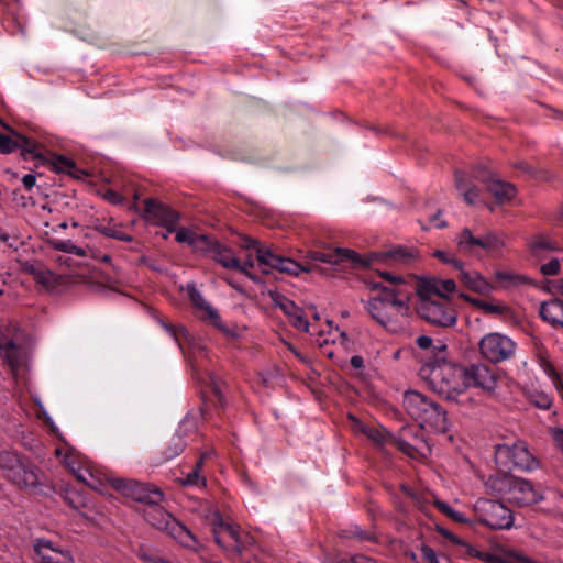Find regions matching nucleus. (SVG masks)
<instances>
[{
	"label": "nucleus",
	"instance_id": "nucleus-1",
	"mask_svg": "<svg viewBox=\"0 0 563 563\" xmlns=\"http://www.w3.org/2000/svg\"><path fill=\"white\" fill-rule=\"evenodd\" d=\"M410 298L409 285L386 286L382 287L380 291L366 302L365 309L386 330L398 333L404 331L408 324Z\"/></svg>",
	"mask_w": 563,
	"mask_h": 563
},
{
	"label": "nucleus",
	"instance_id": "nucleus-2",
	"mask_svg": "<svg viewBox=\"0 0 563 563\" xmlns=\"http://www.w3.org/2000/svg\"><path fill=\"white\" fill-rule=\"evenodd\" d=\"M419 376L440 396L456 400L466 389L464 367L446 361L427 362L419 369Z\"/></svg>",
	"mask_w": 563,
	"mask_h": 563
},
{
	"label": "nucleus",
	"instance_id": "nucleus-3",
	"mask_svg": "<svg viewBox=\"0 0 563 563\" xmlns=\"http://www.w3.org/2000/svg\"><path fill=\"white\" fill-rule=\"evenodd\" d=\"M488 492L518 507L531 506L542 499V494L529 481L507 473H496L485 483Z\"/></svg>",
	"mask_w": 563,
	"mask_h": 563
},
{
	"label": "nucleus",
	"instance_id": "nucleus-4",
	"mask_svg": "<svg viewBox=\"0 0 563 563\" xmlns=\"http://www.w3.org/2000/svg\"><path fill=\"white\" fill-rule=\"evenodd\" d=\"M406 412L422 428L435 433L448 430L446 411L437 402L418 391H407L404 396Z\"/></svg>",
	"mask_w": 563,
	"mask_h": 563
},
{
	"label": "nucleus",
	"instance_id": "nucleus-5",
	"mask_svg": "<svg viewBox=\"0 0 563 563\" xmlns=\"http://www.w3.org/2000/svg\"><path fill=\"white\" fill-rule=\"evenodd\" d=\"M0 470L4 478L19 489L26 490L40 485L38 468L16 452H0Z\"/></svg>",
	"mask_w": 563,
	"mask_h": 563
},
{
	"label": "nucleus",
	"instance_id": "nucleus-6",
	"mask_svg": "<svg viewBox=\"0 0 563 563\" xmlns=\"http://www.w3.org/2000/svg\"><path fill=\"white\" fill-rule=\"evenodd\" d=\"M418 292L417 312L428 323L449 328L456 323L457 314L449 296L429 294L420 289Z\"/></svg>",
	"mask_w": 563,
	"mask_h": 563
},
{
	"label": "nucleus",
	"instance_id": "nucleus-7",
	"mask_svg": "<svg viewBox=\"0 0 563 563\" xmlns=\"http://www.w3.org/2000/svg\"><path fill=\"white\" fill-rule=\"evenodd\" d=\"M144 518L150 525L165 531L183 547L198 551L199 542L195 536L159 504L146 507L144 509Z\"/></svg>",
	"mask_w": 563,
	"mask_h": 563
},
{
	"label": "nucleus",
	"instance_id": "nucleus-8",
	"mask_svg": "<svg viewBox=\"0 0 563 563\" xmlns=\"http://www.w3.org/2000/svg\"><path fill=\"white\" fill-rule=\"evenodd\" d=\"M245 250H252L256 253L257 264L262 273L269 274L277 271L290 276H298L302 272H309L312 268H307L301 264L276 254L272 247L262 245L258 241L245 238L242 243Z\"/></svg>",
	"mask_w": 563,
	"mask_h": 563
},
{
	"label": "nucleus",
	"instance_id": "nucleus-9",
	"mask_svg": "<svg viewBox=\"0 0 563 563\" xmlns=\"http://www.w3.org/2000/svg\"><path fill=\"white\" fill-rule=\"evenodd\" d=\"M495 460L501 468L509 471H532L539 465L538 460L523 441H516L511 444H498L495 450Z\"/></svg>",
	"mask_w": 563,
	"mask_h": 563
},
{
	"label": "nucleus",
	"instance_id": "nucleus-10",
	"mask_svg": "<svg viewBox=\"0 0 563 563\" xmlns=\"http://www.w3.org/2000/svg\"><path fill=\"white\" fill-rule=\"evenodd\" d=\"M481 356L490 363H500L511 358L516 353V343L506 334L490 332L478 342Z\"/></svg>",
	"mask_w": 563,
	"mask_h": 563
},
{
	"label": "nucleus",
	"instance_id": "nucleus-11",
	"mask_svg": "<svg viewBox=\"0 0 563 563\" xmlns=\"http://www.w3.org/2000/svg\"><path fill=\"white\" fill-rule=\"evenodd\" d=\"M474 510L477 519L490 529H509L512 526L511 511L499 501L478 499Z\"/></svg>",
	"mask_w": 563,
	"mask_h": 563
},
{
	"label": "nucleus",
	"instance_id": "nucleus-12",
	"mask_svg": "<svg viewBox=\"0 0 563 563\" xmlns=\"http://www.w3.org/2000/svg\"><path fill=\"white\" fill-rule=\"evenodd\" d=\"M212 532L216 542L224 550L242 552L252 542L249 534L241 533L238 526L224 521L219 515L213 519Z\"/></svg>",
	"mask_w": 563,
	"mask_h": 563
},
{
	"label": "nucleus",
	"instance_id": "nucleus-13",
	"mask_svg": "<svg viewBox=\"0 0 563 563\" xmlns=\"http://www.w3.org/2000/svg\"><path fill=\"white\" fill-rule=\"evenodd\" d=\"M111 483L112 486L124 496L142 503L146 507L154 504H161L164 499V493L159 488L150 484L125 478H114Z\"/></svg>",
	"mask_w": 563,
	"mask_h": 563
},
{
	"label": "nucleus",
	"instance_id": "nucleus-14",
	"mask_svg": "<svg viewBox=\"0 0 563 563\" xmlns=\"http://www.w3.org/2000/svg\"><path fill=\"white\" fill-rule=\"evenodd\" d=\"M65 464L78 481L82 482L92 489H101L103 482L108 479L107 476L100 472L91 462L87 460H80L74 454H67L65 456Z\"/></svg>",
	"mask_w": 563,
	"mask_h": 563
},
{
	"label": "nucleus",
	"instance_id": "nucleus-15",
	"mask_svg": "<svg viewBox=\"0 0 563 563\" xmlns=\"http://www.w3.org/2000/svg\"><path fill=\"white\" fill-rule=\"evenodd\" d=\"M144 219L152 221L157 225L166 228L169 232L175 231V228L179 221V213L168 206L147 198L144 200Z\"/></svg>",
	"mask_w": 563,
	"mask_h": 563
},
{
	"label": "nucleus",
	"instance_id": "nucleus-16",
	"mask_svg": "<svg viewBox=\"0 0 563 563\" xmlns=\"http://www.w3.org/2000/svg\"><path fill=\"white\" fill-rule=\"evenodd\" d=\"M188 296L195 306V308L200 312V319L203 322H207L227 335H230V330L222 322V319L217 311L202 296V294L198 290L195 284L187 285Z\"/></svg>",
	"mask_w": 563,
	"mask_h": 563
},
{
	"label": "nucleus",
	"instance_id": "nucleus-17",
	"mask_svg": "<svg viewBox=\"0 0 563 563\" xmlns=\"http://www.w3.org/2000/svg\"><path fill=\"white\" fill-rule=\"evenodd\" d=\"M35 560L34 563H74L71 553L59 547L54 545L51 540L40 538L34 543Z\"/></svg>",
	"mask_w": 563,
	"mask_h": 563
},
{
	"label": "nucleus",
	"instance_id": "nucleus-18",
	"mask_svg": "<svg viewBox=\"0 0 563 563\" xmlns=\"http://www.w3.org/2000/svg\"><path fill=\"white\" fill-rule=\"evenodd\" d=\"M472 176L482 183H486L487 190L500 205L509 202L516 196L517 190L512 184L492 178L482 167L474 168Z\"/></svg>",
	"mask_w": 563,
	"mask_h": 563
},
{
	"label": "nucleus",
	"instance_id": "nucleus-19",
	"mask_svg": "<svg viewBox=\"0 0 563 563\" xmlns=\"http://www.w3.org/2000/svg\"><path fill=\"white\" fill-rule=\"evenodd\" d=\"M465 383L467 387H477L486 391H493L497 386V376L493 368L484 364H474L464 367Z\"/></svg>",
	"mask_w": 563,
	"mask_h": 563
},
{
	"label": "nucleus",
	"instance_id": "nucleus-20",
	"mask_svg": "<svg viewBox=\"0 0 563 563\" xmlns=\"http://www.w3.org/2000/svg\"><path fill=\"white\" fill-rule=\"evenodd\" d=\"M308 257L312 261L338 265L341 263H351L353 265H367L357 253L350 249L336 247L330 251H311Z\"/></svg>",
	"mask_w": 563,
	"mask_h": 563
},
{
	"label": "nucleus",
	"instance_id": "nucleus-21",
	"mask_svg": "<svg viewBox=\"0 0 563 563\" xmlns=\"http://www.w3.org/2000/svg\"><path fill=\"white\" fill-rule=\"evenodd\" d=\"M454 267L459 271V280L468 290L479 295H486L495 290V286L479 272L465 269L464 264L461 261H454Z\"/></svg>",
	"mask_w": 563,
	"mask_h": 563
},
{
	"label": "nucleus",
	"instance_id": "nucleus-22",
	"mask_svg": "<svg viewBox=\"0 0 563 563\" xmlns=\"http://www.w3.org/2000/svg\"><path fill=\"white\" fill-rule=\"evenodd\" d=\"M351 420V429L355 434H363L374 444L385 448L391 441V434L386 431L382 426L376 423H364L354 416H349Z\"/></svg>",
	"mask_w": 563,
	"mask_h": 563
},
{
	"label": "nucleus",
	"instance_id": "nucleus-23",
	"mask_svg": "<svg viewBox=\"0 0 563 563\" xmlns=\"http://www.w3.org/2000/svg\"><path fill=\"white\" fill-rule=\"evenodd\" d=\"M273 299L275 306L283 310V312L289 318L290 323L296 329L305 332L309 331L310 324L307 318L305 317L302 310L296 306L294 301L283 296H277Z\"/></svg>",
	"mask_w": 563,
	"mask_h": 563
},
{
	"label": "nucleus",
	"instance_id": "nucleus-24",
	"mask_svg": "<svg viewBox=\"0 0 563 563\" xmlns=\"http://www.w3.org/2000/svg\"><path fill=\"white\" fill-rule=\"evenodd\" d=\"M0 357L15 376L23 364L22 349L12 340L0 339Z\"/></svg>",
	"mask_w": 563,
	"mask_h": 563
},
{
	"label": "nucleus",
	"instance_id": "nucleus-25",
	"mask_svg": "<svg viewBox=\"0 0 563 563\" xmlns=\"http://www.w3.org/2000/svg\"><path fill=\"white\" fill-rule=\"evenodd\" d=\"M541 318L555 329H563V301L552 299L542 302L539 308Z\"/></svg>",
	"mask_w": 563,
	"mask_h": 563
},
{
	"label": "nucleus",
	"instance_id": "nucleus-26",
	"mask_svg": "<svg viewBox=\"0 0 563 563\" xmlns=\"http://www.w3.org/2000/svg\"><path fill=\"white\" fill-rule=\"evenodd\" d=\"M473 307H475L486 316H492L496 318L505 317L510 313V307L505 301L495 298L489 300H474Z\"/></svg>",
	"mask_w": 563,
	"mask_h": 563
},
{
	"label": "nucleus",
	"instance_id": "nucleus-27",
	"mask_svg": "<svg viewBox=\"0 0 563 563\" xmlns=\"http://www.w3.org/2000/svg\"><path fill=\"white\" fill-rule=\"evenodd\" d=\"M416 344L420 350L434 357L431 362H438L439 358L446 356L448 346L440 340L434 342L433 339L428 335H420L416 339Z\"/></svg>",
	"mask_w": 563,
	"mask_h": 563
},
{
	"label": "nucleus",
	"instance_id": "nucleus-28",
	"mask_svg": "<svg viewBox=\"0 0 563 563\" xmlns=\"http://www.w3.org/2000/svg\"><path fill=\"white\" fill-rule=\"evenodd\" d=\"M418 289L427 291L429 294H437L441 296H448L456 289V284L453 279H430L421 283Z\"/></svg>",
	"mask_w": 563,
	"mask_h": 563
},
{
	"label": "nucleus",
	"instance_id": "nucleus-29",
	"mask_svg": "<svg viewBox=\"0 0 563 563\" xmlns=\"http://www.w3.org/2000/svg\"><path fill=\"white\" fill-rule=\"evenodd\" d=\"M455 186L468 205H473L477 201L479 190L472 184L464 173H455Z\"/></svg>",
	"mask_w": 563,
	"mask_h": 563
},
{
	"label": "nucleus",
	"instance_id": "nucleus-30",
	"mask_svg": "<svg viewBox=\"0 0 563 563\" xmlns=\"http://www.w3.org/2000/svg\"><path fill=\"white\" fill-rule=\"evenodd\" d=\"M210 257L224 268L234 269V267H239V258L233 250L220 243H218Z\"/></svg>",
	"mask_w": 563,
	"mask_h": 563
},
{
	"label": "nucleus",
	"instance_id": "nucleus-31",
	"mask_svg": "<svg viewBox=\"0 0 563 563\" xmlns=\"http://www.w3.org/2000/svg\"><path fill=\"white\" fill-rule=\"evenodd\" d=\"M482 236H474L467 228H464L456 236L457 247L465 254H474L476 249H482Z\"/></svg>",
	"mask_w": 563,
	"mask_h": 563
},
{
	"label": "nucleus",
	"instance_id": "nucleus-32",
	"mask_svg": "<svg viewBox=\"0 0 563 563\" xmlns=\"http://www.w3.org/2000/svg\"><path fill=\"white\" fill-rule=\"evenodd\" d=\"M202 464L203 456L197 461L195 467L190 472L185 474L183 477H178L177 482L181 486L203 488L206 486V477L201 474Z\"/></svg>",
	"mask_w": 563,
	"mask_h": 563
},
{
	"label": "nucleus",
	"instance_id": "nucleus-33",
	"mask_svg": "<svg viewBox=\"0 0 563 563\" xmlns=\"http://www.w3.org/2000/svg\"><path fill=\"white\" fill-rule=\"evenodd\" d=\"M494 276L501 288H511L529 283V278L525 275L507 269H498Z\"/></svg>",
	"mask_w": 563,
	"mask_h": 563
},
{
	"label": "nucleus",
	"instance_id": "nucleus-34",
	"mask_svg": "<svg viewBox=\"0 0 563 563\" xmlns=\"http://www.w3.org/2000/svg\"><path fill=\"white\" fill-rule=\"evenodd\" d=\"M530 252L536 257H542L548 252L558 251L559 247L549 236L537 235L529 243Z\"/></svg>",
	"mask_w": 563,
	"mask_h": 563
},
{
	"label": "nucleus",
	"instance_id": "nucleus-35",
	"mask_svg": "<svg viewBox=\"0 0 563 563\" xmlns=\"http://www.w3.org/2000/svg\"><path fill=\"white\" fill-rule=\"evenodd\" d=\"M19 142L20 146L18 148L21 150V155L24 159L41 157L38 145L34 140L19 135Z\"/></svg>",
	"mask_w": 563,
	"mask_h": 563
},
{
	"label": "nucleus",
	"instance_id": "nucleus-36",
	"mask_svg": "<svg viewBox=\"0 0 563 563\" xmlns=\"http://www.w3.org/2000/svg\"><path fill=\"white\" fill-rule=\"evenodd\" d=\"M218 243V241L211 240L208 235L196 234L192 249L197 252H201L211 256Z\"/></svg>",
	"mask_w": 563,
	"mask_h": 563
},
{
	"label": "nucleus",
	"instance_id": "nucleus-37",
	"mask_svg": "<svg viewBox=\"0 0 563 563\" xmlns=\"http://www.w3.org/2000/svg\"><path fill=\"white\" fill-rule=\"evenodd\" d=\"M51 165L54 170L58 173H66L75 176V172L77 170L75 163L62 155H55L52 157Z\"/></svg>",
	"mask_w": 563,
	"mask_h": 563
},
{
	"label": "nucleus",
	"instance_id": "nucleus-38",
	"mask_svg": "<svg viewBox=\"0 0 563 563\" xmlns=\"http://www.w3.org/2000/svg\"><path fill=\"white\" fill-rule=\"evenodd\" d=\"M484 560L489 563H532L528 558L519 554H485Z\"/></svg>",
	"mask_w": 563,
	"mask_h": 563
},
{
	"label": "nucleus",
	"instance_id": "nucleus-39",
	"mask_svg": "<svg viewBox=\"0 0 563 563\" xmlns=\"http://www.w3.org/2000/svg\"><path fill=\"white\" fill-rule=\"evenodd\" d=\"M186 448V442L180 434L172 437L167 448L164 451L165 460H172L178 456Z\"/></svg>",
	"mask_w": 563,
	"mask_h": 563
},
{
	"label": "nucleus",
	"instance_id": "nucleus-40",
	"mask_svg": "<svg viewBox=\"0 0 563 563\" xmlns=\"http://www.w3.org/2000/svg\"><path fill=\"white\" fill-rule=\"evenodd\" d=\"M159 323L173 336L179 347L183 349V340H187L189 336L188 331L183 325H173L164 320H161Z\"/></svg>",
	"mask_w": 563,
	"mask_h": 563
},
{
	"label": "nucleus",
	"instance_id": "nucleus-41",
	"mask_svg": "<svg viewBox=\"0 0 563 563\" xmlns=\"http://www.w3.org/2000/svg\"><path fill=\"white\" fill-rule=\"evenodd\" d=\"M207 384L210 387L213 396L216 397L218 406L224 408L227 402L222 390V383L220 382V379L213 373H210L208 374Z\"/></svg>",
	"mask_w": 563,
	"mask_h": 563
},
{
	"label": "nucleus",
	"instance_id": "nucleus-42",
	"mask_svg": "<svg viewBox=\"0 0 563 563\" xmlns=\"http://www.w3.org/2000/svg\"><path fill=\"white\" fill-rule=\"evenodd\" d=\"M528 399L540 409H549L552 405V398L544 391L532 390L528 393Z\"/></svg>",
	"mask_w": 563,
	"mask_h": 563
},
{
	"label": "nucleus",
	"instance_id": "nucleus-43",
	"mask_svg": "<svg viewBox=\"0 0 563 563\" xmlns=\"http://www.w3.org/2000/svg\"><path fill=\"white\" fill-rule=\"evenodd\" d=\"M482 250L497 251L504 247V240L496 233L488 232L482 236Z\"/></svg>",
	"mask_w": 563,
	"mask_h": 563
},
{
	"label": "nucleus",
	"instance_id": "nucleus-44",
	"mask_svg": "<svg viewBox=\"0 0 563 563\" xmlns=\"http://www.w3.org/2000/svg\"><path fill=\"white\" fill-rule=\"evenodd\" d=\"M537 361H538L539 366L550 377L551 380L559 376V373L556 372L555 367L551 363L549 354L545 351L538 352Z\"/></svg>",
	"mask_w": 563,
	"mask_h": 563
},
{
	"label": "nucleus",
	"instance_id": "nucleus-45",
	"mask_svg": "<svg viewBox=\"0 0 563 563\" xmlns=\"http://www.w3.org/2000/svg\"><path fill=\"white\" fill-rule=\"evenodd\" d=\"M36 282L45 288H53L57 283V277L48 269L38 268L34 271Z\"/></svg>",
	"mask_w": 563,
	"mask_h": 563
},
{
	"label": "nucleus",
	"instance_id": "nucleus-46",
	"mask_svg": "<svg viewBox=\"0 0 563 563\" xmlns=\"http://www.w3.org/2000/svg\"><path fill=\"white\" fill-rule=\"evenodd\" d=\"M53 246H54L55 250H58V251H62V252H65V253L75 254V255L81 256V257L86 256V254H87L85 249L75 245L69 240H67V241H56V242L53 243Z\"/></svg>",
	"mask_w": 563,
	"mask_h": 563
},
{
	"label": "nucleus",
	"instance_id": "nucleus-47",
	"mask_svg": "<svg viewBox=\"0 0 563 563\" xmlns=\"http://www.w3.org/2000/svg\"><path fill=\"white\" fill-rule=\"evenodd\" d=\"M19 135L12 137L0 133V153L8 154L15 151L20 146Z\"/></svg>",
	"mask_w": 563,
	"mask_h": 563
},
{
	"label": "nucleus",
	"instance_id": "nucleus-48",
	"mask_svg": "<svg viewBox=\"0 0 563 563\" xmlns=\"http://www.w3.org/2000/svg\"><path fill=\"white\" fill-rule=\"evenodd\" d=\"M96 230L106 236L117 239L119 241H131L132 238L114 228L106 227L103 224H97Z\"/></svg>",
	"mask_w": 563,
	"mask_h": 563
},
{
	"label": "nucleus",
	"instance_id": "nucleus-49",
	"mask_svg": "<svg viewBox=\"0 0 563 563\" xmlns=\"http://www.w3.org/2000/svg\"><path fill=\"white\" fill-rule=\"evenodd\" d=\"M388 446H394L398 449L399 451L406 453L410 457H415L417 453V449L412 446L410 443L402 439H397L391 435V441L389 442Z\"/></svg>",
	"mask_w": 563,
	"mask_h": 563
},
{
	"label": "nucleus",
	"instance_id": "nucleus-50",
	"mask_svg": "<svg viewBox=\"0 0 563 563\" xmlns=\"http://www.w3.org/2000/svg\"><path fill=\"white\" fill-rule=\"evenodd\" d=\"M0 244L18 250V245L20 244L19 236L14 232L0 229Z\"/></svg>",
	"mask_w": 563,
	"mask_h": 563
},
{
	"label": "nucleus",
	"instance_id": "nucleus-51",
	"mask_svg": "<svg viewBox=\"0 0 563 563\" xmlns=\"http://www.w3.org/2000/svg\"><path fill=\"white\" fill-rule=\"evenodd\" d=\"M435 506L437 508L445 514L448 517H450L451 519H453L454 521H457V522H463L465 520V518L463 517L462 514L453 510L452 508H450L443 501H440V500H435Z\"/></svg>",
	"mask_w": 563,
	"mask_h": 563
},
{
	"label": "nucleus",
	"instance_id": "nucleus-52",
	"mask_svg": "<svg viewBox=\"0 0 563 563\" xmlns=\"http://www.w3.org/2000/svg\"><path fill=\"white\" fill-rule=\"evenodd\" d=\"M196 234L197 233L192 232L189 229L180 228L176 232L175 240L178 243H188L192 247L194 239L196 238Z\"/></svg>",
	"mask_w": 563,
	"mask_h": 563
},
{
	"label": "nucleus",
	"instance_id": "nucleus-53",
	"mask_svg": "<svg viewBox=\"0 0 563 563\" xmlns=\"http://www.w3.org/2000/svg\"><path fill=\"white\" fill-rule=\"evenodd\" d=\"M255 262L254 260L249 255L244 262H241L239 260V267H234L235 271H239L246 277H249L252 280H256V278L251 273V269L254 267Z\"/></svg>",
	"mask_w": 563,
	"mask_h": 563
},
{
	"label": "nucleus",
	"instance_id": "nucleus-54",
	"mask_svg": "<svg viewBox=\"0 0 563 563\" xmlns=\"http://www.w3.org/2000/svg\"><path fill=\"white\" fill-rule=\"evenodd\" d=\"M561 268V263L558 258H552L550 262L543 264L540 271L545 276L558 275Z\"/></svg>",
	"mask_w": 563,
	"mask_h": 563
},
{
	"label": "nucleus",
	"instance_id": "nucleus-55",
	"mask_svg": "<svg viewBox=\"0 0 563 563\" xmlns=\"http://www.w3.org/2000/svg\"><path fill=\"white\" fill-rule=\"evenodd\" d=\"M386 256H388L393 260H396V261H401V260H405L406 257H408L409 253L407 251H405L404 249H396V250H393L389 253H387Z\"/></svg>",
	"mask_w": 563,
	"mask_h": 563
},
{
	"label": "nucleus",
	"instance_id": "nucleus-56",
	"mask_svg": "<svg viewBox=\"0 0 563 563\" xmlns=\"http://www.w3.org/2000/svg\"><path fill=\"white\" fill-rule=\"evenodd\" d=\"M36 177L33 174H26L22 177V184L25 188V190H32V188L35 186Z\"/></svg>",
	"mask_w": 563,
	"mask_h": 563
},
{
	"label": "nucleus",
	"instance_id": "nucleus-57",
	"mask_svg": "<svg viewBox=\"0 0 563 563\" xmlns=\"http://www.w3.org/2000/svg\"><path fill=\"white\" fill-rule=\"evenodd\" d=\"M434 257L439 258L440 261L444 262V263H450L454 266V261H456L455 258H453L449 253L444 252V251H435L433 253Z\"/></svg>",
	"mask_w": 563,
	"mask_h": 563
},
{
	"label": "nucleus",
	"instance_id": "nucleus-58",
	"mask_svg": "<svg viewBox=\"0 0 563 563\" xmlns=\"http://www.w3.org/2000/svg\"><path fill=\"white\" fill-rule=\"evenodd\" d=\"M552 437H553L555 445L563 452V430L554 429L552 431Z\"/></svg>",
	"mask_w": 563,
	"mask_h": 563
},
{
	"label": "nucleus",
	"instance_id": "nucleus-59",
	"mask_svg": "<svg viewBox=\"0 0 563 563\" xmlns=\"http://www.w3.org/2000/svg\"><path fill=\"white\" fill-rule=\"evenodd\" d=\"M104 199L113 205H118L122 201V197L113 190H107L104 192Z\"/></svg>",
	"mask_w": 563,
	"mask_h": 563
},
{
	"label": "nucleus",
	"instance_id": "nucleus-60",
	"mask_svg": "<svg viewBox=\"0 0 563 563\" xmlns=\"http://www.w3.org/2000/svg\"><path fill=\"white\" fill-rule=\"evenodd\" d=\"M139 556L141 560H143L144 562H147V563H155L157 561H162L161 559L154 556L153 554L146 552L145 550H140Z\"/></svg>",
	"mask_w": 563,
	"mask_h": 563
},
{
	"label": "nucleus",
	"instance_id": "nucleus-61",
	"mask_svg": "<svg viewBox=\"0 0 563 563\" xmlns=\"http://www.w3.org/2000/svg\"><path fill=\"white\" fill-rule=\"evenodd\" d=\"M382 276H383L385 279H387V280H389V282L391 283V285H390V286L400 285V284H406V283L404 282L402 277H400V276H393L390 273H387V272L383 273V274H382Z\"/></svg>",
	"mask_w": 563,
	"mask_h": 563
},
{
	"label": "nucleus",
	"instance_id": "nucleus-62",
	"mask_svg": "<svg viewBox=\"0 0 563 563\" xmlns=\"http://www.w3.org/2000/svg\"><path fill=\"white\" fill-rule=\"evenodd\" d=\"M440 214H441V212H440V211H438L434 216H432V217L430 218V222H431V224H432L433 227L438 228V229H442V228L446 227V222H445V221H442V220L440 219Z\"/></svg>",
	"mask_w": 563,
	"mask_h": 563
},
{
	"label": "nucleus",
	"instance_id": "nucleus-63",
	"mask_svg": "<svg viewBox=\"0 0 563 563\" xmlns=\"http://www.w3.org/2000/svg\"><path fill=\"white\" fill-rule=\"evenodd\" d=\"M351 366L355 369L364 368V358L360 355H354L351 357Z\"/></svg>",
	"mask_w": 563,
	"mask_h": 563
},
{
	"label": "nucleus",
	"instance_id": "nucleus-64",
	"mask_svg": "<svg viewBox=\"0 0 563 563\" xmlns=\"http://www.w3.org/2000/svg\"><path fill=\"white\" fill-rule=\"evenodd\" d=\"M351 563H376L373 559L365 555H355L351 559Z\"/></svg>",
	"mask_w": 563,
	"mask_h": 563
}]
</instances>
